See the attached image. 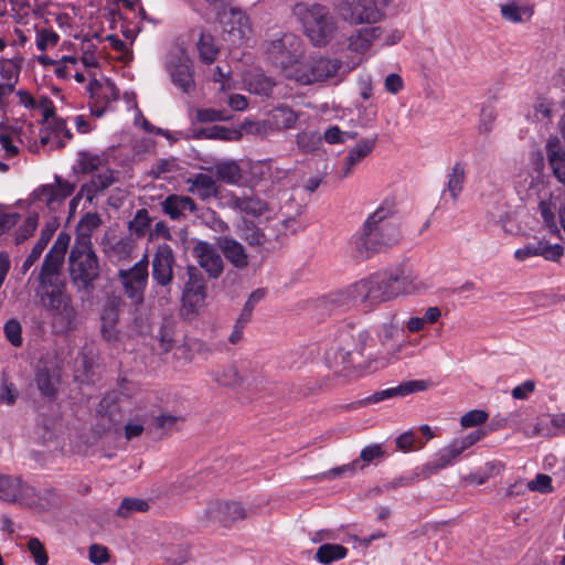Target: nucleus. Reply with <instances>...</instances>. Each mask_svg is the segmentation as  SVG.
Instances as JSON below:
<instances>
[{
  "label": "nucleus",
  "instance_id": "13d9d810",
  "mask_svg": "<svg viewBox=\"0 0 565 565\" xmlns=\"http://www.w3.org/2000/svg\"><path fill=\"white\" fill-rule=\"evenodd\" d=\"M156 339L159 341V348L162 353L169 352L173 348V332L168 323H162L159 328Z\"/></svg>",
  "mask_w": 565,
  "mask_h": 565
},
{
  "label": "nucleus",
  "instance_id": "a19ab883",
  "mask_svg": "<svg viewBox=\"0 0 565 565\" xmlns=\"http://www.w3.org/2000/svg\"><path fill=\"white\" fill-rule=\"evenodd\" d=\"M391 270L392 274L397 275V285L403 289L401 290V295L413 292L423 286V284L418 280V277L412 271L406 273L402 268H394Z\"/></svg>",
  "mask_w": 565,
  "mask_h": 565
},
{
  "label": "nucleus",
  "instance_id": "864d4df0",
  "mask_svg": "<svg viewBox=\"0 0 565 565\" xmlns=\"http://www.w3.org/2000/svg\"><path fill=\"white\" fill-rule=\"evenodd\" d=\"M214 380L224 386H233L241 382L239 374L234 365H228L213 373Z\"/></svg>",
  "mask_w": 565,
  "mask_h": 565
},
{
  "label": "nucleus",
  "instance_id": "e2e57ef3",
  "mask_svg": "<svg viewBox=\"0 0 565 565\" xmlns=\"http://www.w3.org/2000/svg\"><path fill=\"white\" fill-rule=\"evenodd\" d=\"M488 419V414L482 409H472L467 412L460 419L462 427H475L482 425Z\"/></svg>",
  "mask_w": 565,
  "mask_h": 565
},
{
  "label": "nucleus",
  "instance_id": "a211bd4d",
  "mask_svg": "<svg viewBox=\"0 0 565 565\" xmlns=\"http://www.w3.org/2000/svg\"><path fill=\"white\" fill-rule=\"evenodd\" d=\"M382 34L380 28L365 26L353 31L347 39L348 51L358 56L359 60L351 65L355 67L362 63L363 57L370 52L373 45H376Z\"/></svg>",
  "mask_w": 565,
  "mask_h": 565
},
{
  "label": "nucleus",
  "instance_id": "9d476101",
  "mask_svg": "<svg viewBox=\"0 0 565 565\" xmlns=\"http://www.w3.org/2000/svg\"><path fill=\"white\" fill-rule=\"evenodd\" d=\"M149 256L146 253L140 260L128 269H119L117 276L125 295L136 305L143 302V294L149 278Z\"/></svg>",
  "mask_w": 565,
  "mask_h": 565
},
{
  "label": "nucleus",
  "instance_id": "4be33fe9",
  "mask_svg": "<svg viewBox=\"0 0 565 565\" xmlns=\"http://www.w3.org/2000/svg\"><path fill=\"white\" fill-rule=\"evenodd\" d=\"M189 280L185 284L182 302L185 308L190 311H198L204 303L205 299V286L202 279L199 277L200 274L195 267H188Z\"/></svg>",
  "mask_w": 565,
  "mask_h": 565
},
{
  "label": "nucleus",
  "instance_id": "f8f14e48",
  "mask_svg": "<svg viewBox=\"0 0 565 565\" xmlns=\"http://www.w3.org/2000/svg\"><path fill=\"white\" fill-rule=\"evenodd\" d=\"M166 68L174 86L182 93L191 94L195 89L193 65L183 50H177L169 55Z\"/></svg>",
  "mask_w": 565,
  "mask_h": 565
},
{
  "label": "nucleus",
  "instance_id": "f704fd0d",
  "mask_svg": "<svg viewBox=\"0 0 565 565\" xmlns=\"http://www.w3.org/2000/svg\"><path fill=\"white\" fill-rule=\"evenodd\" d=\"M546 153L554 177L559 183L565 185V149L557 141H548Z\"/></svg>",
  "mask_w": 565,
  "mask_h": 565
},
{
  "label": "nucleus",
  "instance_id": "1a4fd4ad",
  "mask_svg": "<svg viewBox=\"0 0 565 565\" xmlns=\"http://www.w3.org/2000/svg\"><path fill=\"white\" fill-rule=\"evenodd\" d=\"M71 242L70 234L62 232L44 257L39 275V286L64 284L60 279L61 269Z\"/></svg>",
  "mask_w": 565,
  "mask_h": 565
},
{
  "label": "nucleus",
  "instance_id": "72a5a7b5",
  "mask_svg": "<svg viewBox=\"0 0 565 565\" xmlns=\"http://www.w3.org/2000/svg\"><path fill=\"white\" fill-rule=\"evenodd\" d=\"M446 179V190L449 192L451 200L456 202L465 188L466 163L456 161L448 170Z\"/></svg>",
  "mask_w": 565,
  "mask_h": 565
},
{
  "label": "nucleus",
  "instance_id": "473e14b6",
  "mask_svg": "<svg viewBox=\"0 0 565 565\" xmlns=\"http://www.w3.org/2000/svg\"><path fill=\"white\" fill-rule=\"evenodd\" d=\"M60 377L55 370L47 367L46 365L38 366L35 373V383L40 393L47 397L54 398L57 394V384Z\"/></svg>",
  "mask_w": 565,
  "mask_h": 565
},
{
  "label": "nucleus",
  "instance_id": "680f3d73",
  "mask_svg": "<svg viewBox=\"0 0 565 565\" xmlns=\"http://www.w3.org/2000/svg\"><path fill=\"white\" fill-rule=\"evenodd\" d=\"M106 41L109 43L110 47L116 52L120 53V60L124 62H130L132 60V52L129 50V46L126 42L120 40L117 35L110 34L106 36Z\"/></svg>",
  "mask_w": 565,
  "mask_h": 565
},
{
  "label": "nucleus",
  "instance_id": "4c0bfd02",
  "mask_svg": "<svg viewBox=\"0 0 565 565\" xmlns=\"http://www.w3.org/2000/svg\"><path fill=\"white\" fill-rule=\"evenodd\" d=\"M107 159L103 154H98L88 150L78 152L77 164L82 173H93L104 169Z\"/></svg>",
  "mask_w": 565,
  "mask_h": 565
},
{
  "label": "nucleus",
  "instance_id": "de8ad7c7",
  "mask_svg": "<svg viewBox=\"0 0 565 565\" xmlns=\"http://www.w3.org/2000/svg\"><path fill=\"white\" fill-rule=\"evenodd\" d=\"M58 40L60 35L53 29H36L35 44L39 51L45 52L47 49L55 46Z\"/></svg>",
  "mask_w": 565,
  "mask_h": 565
},
{
  "label": "nucleus",
  "instance_id": "4d7b16f0",
  "mask_svg": "<svg viewBox=\"0 0 565 565\" xmlns=\"http://www.w3.org/2000/svg\"><path fill=\"white\" fill-rule=\"evenodd\" d=\"M4 334L7 340L14 347L22 344V328L18 320L10 319L4 324Z\"/></svg>",
  "mask_w": 565,
  "mask_h": 565
},
{
  "label": "nucleus",
  "instance_id": "f257e3e1",
  "mask_svg": "<svg viewBox=\"0 0 565 565\" xmlns=\"http://www.w3.org/2000/svg\"><path fill=\"white\" fill-rule=\"evenodd\" d=\"M398 239L399 230L393 206L381 205L366 218L362 228L352 235L350 247L355 258L369 259L392 247Z\"/></svg>",
  "mask_w": 565,
  "mask_h": 565
},
{
  "label": "nucleus",
  "instance_id": "a878e982",
  "mask_svg": "<svg viewBox=\"0 0 565 565\" xmlns=\"http://www.w3.org/2000/svg\"><path fill=\"white\" fill-rule=\"evenodd\" d=\"M119 308H120V299L119 298H109L103 306L100 320H102V334L103 338L110 342L117 339V329L116 326L119 320Z\"/></svg>",
  "mask_w": 565,
  "mask_h": 565
},
{
  "label": "nucleus",
  "instance_id": "c03bdc74",
  "mask_svg": "<svg viewBox=\"0 0 565 565\" xmlns=\"http://www.w3.org/2000/svg\"><path fill=\"white\" fill-rule=\"evenodd\" d=\"M149 503L138 498H125L118 507L117 514L121 518H129L134 512H146Z\"/></svg>",
  "mask_w": 565,
  "mask_h": 565
},
{
  "label": "nucleus",
  "instance_id": "09e8293b",
  "mask_svg": "<svg viewBox=\"0 0 565 565\" xmlns=\"http://www.w3.org/2000/svg\"><path fill=\"white\" fill-rule=\"evenodd\" d=\"M241 237L250 246L263 247L267 243L265 233L254 224H245Z\"/></svg>",
  "mask_w": 565,
  "mask_h": 565
},
{
  "label": "nucleus",
  "instance_id": "69168bd1",
  "mask_svg": "<svg viewBox=\"0 0 565 565\" xmlns=\"http://www.w3.org/2000/svg\"><path fill=\"white\" fill-rule=\"evenodd\" d=\"M484 436V433L482 430H475L468 434L467 436L462 438H458L451 441V444L455 446V448L459 451L461 455L466 449L475 445L477 441H479Z\"/></svg>",
  "mask_w": 565,
  "mask_h": 565
},
{
  "label": "nucleus",
  "instance_id": "37998d69",
  "mask_svg": "<svg viewBox=\"0 0 565 565\" xmlns=\"http://www.w3.org/2000/svg\"><path fill=\"white\" fill-rule=\"evenodd\" d=\"M151 217L146 209L138 210L128 223L129 231L138 237L143 236L150 228Z\"/></svg>",
  "mask_w": 565,
  "mask_h": 565
},
{
  "label": "nucleus",
  "instance_id": "e433bc0d",
  "mask_svg": "<svg viewBox=\"0 0 565 565\" xmlns=\"http://www.w3.org/2000/svg\"><path fill=\"white\" fill-rule=\"evenodd\" d=\"M102 224L97 213H86L78 222L74 242L88 241L92 244V234Z\"/></svg>",
  "mask_w": 565,
  "mask_h": 565
},
{
  "label": "nucleus",
  "instance_id": "6ab92c4d",
  "mask_svg": "<svg viewBox=\"0 0 565 565\" xmlns=\"http://www.w3.org/2000/svg\"><path fill=\"white\" fill-rule=\"evenodd\" d=\"M427 386V382L422 380L404 382L395 387L377 391L374 394L353 403L352 407L367 406L396 396H406L411 393L425 391Z\"/></svg>",
  "mask_w": 565,
  "mask_h": 565
},
{
  "label": "nucleus",
  "instance_id": "f3484780",
  "mask_svg": "<svg viewBox=\"0 0 565 565\" xmlns=\"http://www.w3.org/2000/svg\"><path fill=\"white\" fill-rule=\"evenodd\" d=\"M74 191V183L55 175V184L41 185L33 192V196L35 201L44 203L49 210L55 212Z\"/></svg>",
  "mask_w": 565,
  "mask_h": 565
},
{
  "label": "nucleus",
  "instance_id": "0eeeda50",
  "mask_svg": "<svg viewBox=\"0 0 565 565\" xmlns=\"http://www.w3.org/2000/svg\"><path fill=\"white\" fill-rule=\"evenodd\" d=\"M265 53L267 58L280 67L288 77V72L299 64V60L305 53V46L300 36L286 32L270 40L266 44Z\"/></svg>",
  "mask_w": 565,
  "mask_h": 565
},
{
  "label": "nucleus",
  "instance_id": "dca6fc26",
  "mask_svg": "<svg viewBox=\"0 0 565 565\" xmlns=\"http://www.w3.org/2000/svg\"><path fill=\"white\" fill-rule=\"evenodd\" d=\"M35 489L23 482L20 478L0 475L1 501L31 507L35 503Z\"/></svg>",
  "mask_w": 565,
  "mask_h": 565
},
{
  "label": "nucleus",
  "instance_id": "f03ea898",
  "mask_svg": "<svg viewBox=\"0 0 565 565\" xmlns=\"http://www.w3.org/2000/svg\"><path fill=\"white\" fill-rule=\"evenodd\" d=\"M397 279L391 269L376 271L333 295L331 302L341 307L355 305L367 309L399 296L403 289L397 285Z\"/></svg>",
  "mask_w": 565,
  "mask_h": 565
},
{
  "label": "nucleus",
  "instance_id": "aec40b11",
  "mask_svg": "<svg viewBox=\"0 0 565 565\" xmlns=\"http://www.w3.org/2000/svg\"><path fill=\"white\" fill-rule=\"evenodd\" d=\"M377 142V137L362 138L354 146L347 150L343 163L340 170V178H349L355 167L366 159L374 150Z\"/></svg>",
  "mask_w": 565,
  "mask_h": 565
},
{
  "label": "nucleus",
  "instance_id": "b1692460",
  "mask_svg": "<svg viewBox=\"0 0 565 565\" xmlns=\"http://www.w3.org/2000/svg\"><path fill=\"white\" fill-rule=\"evenodd\" d=\"M73 138L64 119H54L41 131L40 142L49 149H61Z\"/></svg>",
  "mask_w": 565,
  "mask_h": 565
},
{
  "label": "nucleus",
  "instance_id": "bf43d9fd",
  "mask_svg": "<svg viewBox=\"0 0 565 565\" xmlns=\"http://www.w3.org/2000/svg\"><path fill=\"white\" fill-rule=\"evenodd\" d=\"M28 550L33 556L36 565H47L49 556L41 541L36 537H32L28 542Z\"/></svg>",
  "mask_w": 565,
  "mask_h": 565
},
{
  "label": "nucleus",
  "instance_id": "774afa93",
  "mask_svg": "<svg viewBox=\"0 0 565 565\" xmlns=\"http://www.w3.org/2000/svg\"><path fill=\"white\" fill-rule=\"evenodd\" d=\"M228 117L222 110L213 108H202L196 110V120L199 122H215L226 120Z\"/></svg>",
  "mask_w": 565,
  "mask_h": 565
},
{
  "label": "nucleus",
  "instance_id": "c9c22d12",
  "mask_svg": "<svg viewBox=\"0 0 565 565\" xmlns=\"http://www.w3.org/2000/svg\"><path fill=\"white\" fill-rule=\"evenodd\" d=\"M500 11L502 18L512 23H522L529 21L533 15L532 7L520 4L515 1L501 6Z\"/></svg>",
  "mask_w": 565,
  "mask_h": 565
},
{
  "label": "nucleus",
  "instance_id": "423d86ee",
  "mask_svg": "<svg viewBox=\"0 0 565 565\" xmlns=\"http://www.w3.org/2000/svg\"><path fill=\"white\" fill-rule=\"evenodd\" d=\"M68 270L77 289H88L99 277V259L88 241L74 242L68 255Z\"/></svg>",
  "mask_w": 565,
  "mask_h": 565
},
{
  "label": "nucleus",
  "instance_id": "a18cd8bd",
  "mask_svg": "<svg viewBox=\"0 0 565 565\" xmlns=\"http://www.w3.org/2000/svg\"><path fill=\"white\" fill-rule=\"evenodd\" d=\"M50 238H51V234H45V233L41 234V237L34 244V246L31 249V253L28 255V257L24 259V262L21 266L22 274H25L34 265V263L40 258V256L42 255L43 250L45 249Z\"/></svg>",
  "mask_w": 565,
  "mask_h": 565
},
{
  "label": "nucleus",
  "instance_id": "c756f323",
  "mask_svg": "<svg viewBox=\"0 0 565 565\" xmlns=\"http://www.w3.org/2000/svg\"><path fill=\"white\" fill-rule=\"evenodd\" d=\"M460 456L459 451L455 448L452 444L439 449L435 457L426 462L422 467V475L424 478H428L438 471L447 468L452 465V462Z\"/></svg>",
  "mask_w": 565,
  "mask_h": 565
},
{
  "label": "nucleus",
  "instance_id": "6e6d98bb",
  "mask_svg": "<svg viewBox=\"0 0 565 565\" xmlns=\"http://www.w3.org/2000/svg\"><path fill=\"white\" fill-rule=\"evenodd\" d=\"M375 28H380L382 30V34L379 38V44L380 46H391L397 44L403 39V31L396 29V28H386L376 25Z\"/></svg>",
  "mask_w": 565,
  "mask_h": 565
},
{
  "label": "nucleus",
  "instance_id": "9b49d317",
  "mask_svg": "<svg viewBox=\"0 0 565 565\" xmlns=\"http://www.w3.org/2000/svg\"><path fill=\"white\" fill-rule=\"evenodd\" d=\"M198 522L207 527L215 524L231 526L234 522L246 518L245 509L238 502H210L198 513Z\"/></svg>",
  "mask_w": 565,
  "mask_h": 565
},
{
  "label": "nucleus",
  "instance_id": "bb28decb",
  "mask_svg": "<svg viewBox=\"0 0 565 565\" xmlns=\"http://www.w3.org/2000/svg\"><path fill=\"white\" fill-rule=\"evenodd\" d=\"M188 192L196 195L202 201H209L218 194L216 180L206 173H196L186 179Z\"/></svg>",
  "mask_w": 565,
  "mask_h": 565
},
{
  "label": "nucleus",
  "instance_id": "58836bf2",
  "mask_svg": "<svg viewBox=\"0 0 565 565\" xmlns=\"http://www.w3.org/2000/svg\"><path fill=\"white\" fill-rule=\"evenodd\" d=\"M348 548L340 544L326 543L318 547L316 559L323 565H329L335 561L347 557Z\"/></svg>",
  "mask_w": 565,
  "mask_h": 565
},
{
  "label": "nucleus",
  "instance_id": "7ed1b4c3",
  "mask_svg": "<svg viewBox=\"0 0 565 565\" xmlns=\"http://www.w3.org/2000/svg\"><path fill=\"white\" fill-rule=\"evenodd\" d=\"M291 12L301 24L305 36L315 47H326L339 32V21L326 4L298 2L292 7Z\"/></svg>",
  "mask_w": 565,
  "mask_h": 565
},
{
  "label": "nucleus",
  "instance_id": "4468645a",
  "mask_svg": "<svg viewBox=\"0 0 565 565\" xmlns=\"http://www.w3.org/2000/svg\"><path fill=\"white\" fill-rule=\"evenodd\" d=\"M175 256L172 247L167 243L156 246L151 259V278L161 286L168 287L173 281Z\"/></svg>",
  "mask_w": 565,
  "mask_h": 565
},
{
  "label": "nucleus",
  "instance_id": "ea45409f",
  "mask_svg": "<svg viewBox=\"0 0 565 565\" xmlns=\"http://www.w3.org/2000/svg\"><path fill=\"white\" fill-rule=\"evenodd\" d=\"M198 50L200 58L206 64L213 63L218 54V47L214 42V38L209 33H201L198 41Z\"/></svg>",
  "mask_w": 565,
  "mask_h": 565
},
{
  "label": "nucleus",
  "instance_id": "49530a36",
  "mask_svg": "<svg viewBox=\"0 0 565 565\" xmlns=\"http://www.w3.org/2000/svg\"><path fill=\"white\" fill-rule=\"evenodd\" d=\"M216 175L227 183H237L242 178L241 169L235 162H222L215 166Z\"/></svg>",
  "mask_w": 565,
  "mask_h": 565
},
{
  "label": "nucleus",
  "instance_id": "8fccbe9b",
  "mask_svg": "<svg viewBox=\"0 0 565 565\" xmlns=\"http://www.w3.org/2000/svg\"><path fill=\"white\" fill-rule=\"evenodd\" d=\"M526 437H553L556 436L555 428H553L551 417H540L533 425L531 430H524Z\"/></svg>",
  "mask_w": 565,
  "mask_h": 565
},
{
  "label": "nucleus",
  "instance_id": "052dcab7",
  "mask_svg": "<svg viewBox=\"0 0 565 565\" xmlns=\"http://www.w3.org/2000/svg\"><path fill=\"white\" fill-rule=\"evenodd\" d=\"M564 249L559 244H547L539 242V256L544 257L546 260L557 262L563 256Z\"/></svg>",
  "mask_w": 565,
  "mask_h": 565
},
{
  "label": "nucleus",
  "instance_id": "2eb2a0df",
  "mask_svg": "<svg viewBox=\"0 0 565 565\" xmlns=\"http://www.w3.org/2000/svg\"><path fill=\"white\" fill-rule=\"evenodd\" d=\"M89 109L93 116L102 117L113 102L119 97V90L109 79H92L88 84Z\"/></svg>",
  "mask_w": 565,
  "mask_h": 565
},
{
  "label": "nucleus",
  "instance_id": "2f4dec72",
  "mask_svg": "<svg viewBox=\"0 0 565 565\" xmlns=\"http://www.w3.org/2000/svg\"><path fill=\"white\" fill-rule=\"evenodd\" d=\"M136 243L131 237H121L104 244V253L111 262H127L132 258Z\"/></svg>",
  "mask_w": 565,
  "mask_h": 565
},
{
  "label": "nucleus",
  "instance_id": "6e6552de",
  "mask_svg": "<svg viewBox=\"0 0 565 565\" xmlns=\"http://www.w3.org/2000/svg\"><path fill=\"white\" fill-rule=\"evenodd\" d=\"M383 0H338L335 9L352 25L377 23L385 17Z\"/></svg>",
  "mask_w": 565,
  "mask_h": 565
},
{
  "label": "nucleus",
  "instance_id": "5fc2aeb1",
  "mask_svg": "<svg viewBox=\"0 0 565 565\" xmlns=\"http://www.w3.org/2000/svg\"><path fill=\"white\" fill-rule=\"evenodd\" d=\"M497 119V113L491 106H483L480 113L478 131L481 135H488L493 130Z\"/></svg>",
  "mask_w": 565,
  "mask_h": 565
},
{
  "label": "nucleus",
  "instance_id": "20e7f679",
  "mask_svg": "<svg viewBox=\"0 0 565 565\" xmlns=\"http://www.w3.org/2000/svg\"><path fill=\"white\" fill-rule=\"evenodd\" d=\"M35 296L50 318L55 334H67L77 328L78 313L65 284L38 286Z\"/></svg>",
  "mask_w": 565,
  "mask_h": 565
},
{
  "label": "nucleus",
  "instance_id": "ddd939ff",
  "mask_svg": "<svg viewBox=\"0 0 565 565\" xmlns=\"http://www.w3.org/2000/svg\"><path fill=\"white\" fill-rule=\"evenodd\" d=\"M220 23L234 46H239L250 33V25L246 14L236 8H224L217 13Z\"/></svg>",
  "mask_w": 565,
  "mask_h": 565
},
{
  "label": "nucleus",
  "instance_id": "3c124183",
  "mask_svg": "<svg viewBox=\"0 0 565 565\" xmlns=\"http://www.w3.org/2000/svg\"><path fill=\"white\" fill-rule=\"evenodd\" d=\"M322 137L316 131H301L297 135V145L305 152H312L321 146Z\"/></svg>",
  "mask_w": 565,
  "mask_h": 565
},
{
  "label": "nucleus",
  "instance_id": "cd10ccee",
  "mask_svg": "<svg viewBox=\"0 0 565 565\" xmlns=\"http://www.w3.org/2000/svg\"><path fill=\"white\" fill-rule=\"evenodd\" d=\"M161 207L164 214L171 220H180L185 212H196L198 206L190 196L170 194L162 202Z\"/></svg>",
  "mask_w": 565,
  "mask_h": 565
},
{
  "label": "nucleus",
  "instance_id": "7c9ffc66",
  "mask_svg": "<svg viewBox=\"0 0 565 565\" xmlns=\"http://www.w3.org/2000/svg\"><path fill=\"white\" fill-rule=\"evenodd\" d=\"M352 350L341 347L340 344H332L324 355L326 364L330 370L340 373L349 369L353 364Z\"/></svg>",
  "mask_w": 565,
  "mask_h": 565
},
{
  "label": "nucleus",
  "instance_id": "5701e85b",
  "mask_svg": "<svg viewBox=\"0 0 565 565\" xmlns=\"http://www.w3.org/2000/svg\"><path fill=\"white\" fill-rule=\"evenodd\" d=\"M193 256L199 265L209 274L216 278L223 271V260L217 250L206 242H198L193 247Z\"/></svg>",
  "mask_w": 565,
  "mask_h": 565
},
{
  "label": "nucleus",
  "instance_id": "338daca9",
  "mask_svg": "<svg viewBox=\"0 0 565 565\" xmlns=\"http://www.w3.org/2000/svg\"><path fill=\"white\" fill-rule=\"evenodd\" d=\"M19 396V391L14 384L3 380L0 385V403L12 405Z\"/></svg>",
  "mask_w": 565,
  "mask_h": 565
},
{
  "label": "nucleus",
  "instance_id": "79ce46f5",
  "mask_svg": "<svg viewBox=\"0 0 565 565\" xmlns=\"http://www.w3.org/2000/svg\"><path fill=\"white\" fill-rule=\"evenodd\" d=\"M249 93L255 95L269 97L273 93L275 83L265 75H255L247 82Z\"/></svg>",
  "mask_w": 565,
  "mask_h": 565
},
{
  "label": "nucleus",
  "instance_id": "412c9836",
  "mask_svg": "<svg viewBox=\"0 0 565 565\" xmlns=\"http://www.w3.org/2000/svg\"><path fill=\"white\" fill-rule=\"evenodd\" d=\"M115 181L114 171L109 168L104 169L102 172L93 175L89 182L81 186L77 195L71 201V206H74L81 198H85L89 203H93V201L111 186Z\"/></svg>",
  "mask_w": 565,
  "mask_h": 565
},
{
  "label": "nucleus",
  "instance_id": "39448f33",
  "mask_svg": "<svg viewBox=\"0 0 565 565\" xmlns=\"http://www.w3.org/2000/svg\"><path fill=\"white\" fill-rule=\"evenodd\" d=\"M355 68L351 62L339 57L315 54L288 72V78L300 85L339 84Z\"/></svg>",
  "mask_w": 565,
  "mask_h": 565
},
{
  "label": "nucleus",
  "instance_id": "c85d7f7f",
  "mask_svg": "<svg viewBox=\"0 0 565 565\" xmlns=\"http://www.w3.org/2000/svg\"><path fill=\"white\" fill-rule=\"evenodd\" d=\"M217 245L224 257L237 269L248 266V255L243 245L232 237H220Z\"/></svg>",
  "mask_w": 565,
  "mask_h": 565
},
{
  "label": "nucleus",
  "instance_id": "603ef678",
  "mask_svg": "<svg viewBox=\"0 0 565 565\" xmlns=\"http://www.w3.org/2000/svg\"><path fill=\"white\" fill-rule=\"evenodd\" d=\"M265 289L259 288L254 290L247 298L246 302L244 303L237 319L241 320L242 322L248 323L252 319L255 306L265 297Z\"/></svg>",
  "mask_w": 565,
  "mask_h": 565
},
{
  "label": "nucleus",
  "instance_id": "0e129e2a",
  "mask_svg": "<svg viewBox=\"0 0 565 565\" xmlns=\"http://www.w3.org/2000/svg\"><path fill=\"white\" fill-rule=\"evenodd\" d=\"M526 488L531 491H537L541 493L552 492V479L547 475L540 473L533 480L527 482Z\"/></svg>",
  "mask_w": 565,
  "mask_h": 565
},
{
  "label": "nucleus",
  "instance_id": "393cba45",
  "mask_svg": "<svg viewBox=\"0 0 565 565\" xmlns=\"http://www.w3.org/2000/svg\"><path fill=\"white\" fill-rule=\"evenodd\" d=\"M298 121V114L290 107L280 105L271 109L263 124H255L256 130L260 131V126L264 129L270 130H285L295 127Z\"/></svg>",
  "mask_w": 565,
  "mask_h": 565
}]
</instances>
